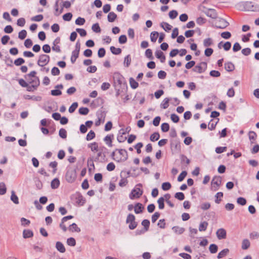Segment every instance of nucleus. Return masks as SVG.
Segmentation results:
<instances>
[{
	"mask_svg": "<svg viewBox=\"0 0 259 259\" xmlns=\"http://www.w3.org/2000/svg\"><path fill=\"white\" fill-rule=\"evenodd\" d=\"M171 188V184L169 182H164L162 184V188L164 191H167Z\"/></svg>",
	"mask_w": 259,
	"mask_h": 259,
	"instance_id": "nucleus-60",
	"label": "nucleus"
},
{
	"mask_svg": "<svg viewBox=\"0 0 259 259\" xmlns=\"http://www.w3.org/2000/svg\"><path fill=\"white\" fill-rule=\"evenodd\" d=\"M129 82L131 87L133 89H137L139 86V83L132 77L130 78Z\"/></svg>",
	"mask_w": 259,
	"mask_h": 259,
	"instance_id": "nucleus-27",
	"label": "nucleus"
},
{
	"mask_svg": "<svg viewBox=\"0 0 259 259\" xmlns=\"http://www.w3.org/2000/svg\"><path fill=\"white\" fill-rule=\"evenodd\" d=\"M225 68L227 71H232L235 69L234 65L232 62H227L225 64Z\"/></svg>",
	"mask_w": 259,
	"mask_h": 259,
	"instance_id": "nucleus-24",
	"label": "nucleus"
},
{
	"mask_svg": "<svg viewBox=\"0 0 259 259\" xmlns=\"http://www.w3.org/2000/svg\"><path fill=\"white\" fill-rule=\"evenodd\" d=\"M11 200L16 204H18L19 203L18 197L15 194L14 191H12L11 192Z\"/></svg>",
	"mask_w": 259,
	"mask_h": 259,
	"instance_id": "nucleus-32",
	"label": "nucleus"
},
{
	"mask_svg": "<svg viewBox=\"0 0 259 259\" xmlns=\"http://www.w3.org/2000/svg\"><path fill=\"white\" fill-rule=\"evenodd\" d=\"M33 234L32 231L30 230H24L23 232V237L24 238H28L31 237Z\"/></svg>",
	"mask_w": 259,
	"mask_h": 259,
	"instance_id": "nucleus-28",
	"label": "nucleus"
},
{
	"mask_svg": "<svg viewBox=\"0 0 259 259\" xmlns=\"http://www.w3.org/2000/svg\"><path fill=\"white\" fill-rule=\"evenodd\" d=\"M175 197L176 198L180 200H183L185 198V196L182 192H177L175 194Z\"/></svg>",
	"mask_w": 259,
	"mask_h": 259,
	"instance_id": "nucleus-57",
	"label": "nucleus"
},
{
	"mask_svg": "<svg viewBox=\"0 0 259 259\" xmlns=\"http://www.w3.org/2000/svg\"><path fill=\"white\" fill-rule=\"evenodd\" d=\"M220 22L221 23V25L217 26V27L219 28L224 29L229 24V23L227 21L223 19H221Z\"/></svg>",
	"mask_w": 259,
	"mask_h": 259,
	"instance_id": "nucleus-39",
	"label": "nucleus"
},
{
	"mask_svg": "<svg viewBox=\"0 0 259 259\" xmlns=\"http://www.w3.org/2000/svg\"><path fill=\"white\" fill-rule=\"evenodd\" d=\"M131 63V58L130 55H127L124 59V65L128 67Z\"/></svg>",
	"mask_w": 259,
	"mask_h": 259,
	"instance_id": "nucleus-45",
	"label": "nucleus"
},
{
	"mask_svg": "<svg viewBox=\"0 0 259 259\" xmlns=\"http://www.w3.org/2000/svg\"><path fill=\"white\" fill-rule=\"evenodd\" d=\"M111 52L114 55H119L121 53V49L116 48L114 46H111L110 48Z\"/></svg>",
	"mask_w": 259,
	"mask_h": 259,
	"instance_id": "nucleus-36",
	"label": "nucleus"
},
{
	"mask_svg": "<svg viewBox=\"0 0 259 259\" xmlns=\"http://www.w3.org/2000/svg\"><path fill=\"white\" fill-rule=\"evenodd\" d=\"M237 5L243 6L246 10H253L252 8L253 6L251 2H241L238 4Z\"/></svg>",
	"mask_w": 259,
	"mask_h": 259,
	"instance_id": "nucleus-14",
	"label": "nucleus"
},
{
	"mask_svg": "<svg viewBox=\"0 0 259 259\" xmlns=\"http://www.w3.org/2000/svg\"><path fill=\"white\" fill-rule=\"evenodd\" d=\"M72 17V14L71 13H67L63 16V20L67 21L71 20Z\"/></svg>",
	"mask_w": 259,
	"mask_h": 259,
	"instance_id": "nucleus-61",
	"label": "nucleus"
},
{
	"mask_svg": "<svg viewBox=\"0 0 259 259\" xmlns=\"http://www.w3.org/2000/svg\"><path fill=\"white\" fill-rule=\"evenodd\" d=\"M160 26L166 31H168L172 28V26L164 22L161 23Z\"/></svg>",
	"mask_w": 259,
	"mask_h": 259,
	"instance_id": "nucleus-26",
	"label": "nucleus"
},
{
	"mask_svg": "<svg viewBox=\"0 0 259 259\" xmlns=\"http://www.w3.org/2000/svg\"><path fill=\"white\" fill-rule=\"evenodd\" d=\"M221 36L222 37L225 39H229L231 36V34L229 31L223 32L221 34Z\"/></svg>",
	"mask_w": 259,
	"mask_h": 259,
	"instance_id": "nucleus-63",
	"label": "nucleus"
},
{
	"mask_svg": "<svg viewBox=\"0 0 259 259\" xmlns=\"http://www.w3.org/2000/svg\"><path fill=\"white\" fill-rule=\"evenodd\" d=\"M79 53L74 51H72V55L71 56V59H70V60H71V62L73 64L76 61V60L78 57Z\"/></svg>",
	"mask_w": 259,
	"mask_h": 259,
	"instance_id": "nucleus-34",
	"label": "nucleus"
},
{
	"mask_svg": "<svg viewBox=\"0 0 259 259\" xmlns=\"http://www.w3.org/2000/svg\"><path fill=\"white\" fill-rule=\"evenodd\" d=\"M218 246L215 244H211L210 245L209 247V250L210 253H215L218 251Z\"/></svg>",
	"mask_w": 259,
	"mask_h": 259,
	"instance_id": "nucleus-40",
	"label": "nucleus"
},
{
	"mask_svg": "<svg viewBox=\"0 0 259 259\" xmlns=\"http://www.w3.org/2000/svg\"><path fill=\"white\" fill-rule=\"evenodd\" d=\"M187 172L186 171H183L179 176L178 178V181L179 182H182L184 180L185 178L186 177Z\"/></svg>",
	"mask_w": 259,
	"mask_h": 259,
	"instance_id": "nucleus-53",
	"label": "nucleus"
},
{
	"mask_svg": "<svg viewBox=\"0 0 259 259\" xmlns=\"http://www.w3.org/2000/svg\"><path fill=\"white\" fill-rule=\"evenodd\" d=\"M208 226V223L204 221L203 222H201L199 226V231H205L207 227Z\"/></svg>",
	"mask_w": 259,
	"mask_h": 259,
	"instance_id": "nucleus-33",
	"label": "nucleus"
},
{
	"mask_svg": "<svg viewBox=\"0 0 259 259\" xmlns=\"http://www.w3.org/2000/svg\"><path fill=\"white\" fill-rule=\"evenodd\" d=\"M50 60L49 56L46 54L40 55L37 61V65L39 66L44 67L49 63Z\"/></svg>",
	"mask_w": 259,
	"mask_h": 259,
	"instance_id": "nucleus-4",
	"label": "nucleus"
},
{
	"mask_svg": "<svg viewBox=\"0 0 259 259\" xmlns=\"http://www.w3.org/2000/svg\"><path fill=\"white\" fill-rule=\"evenodd\" d=\"M60 185V181L59 179L55 178L51 182V187L52 189H56Z\"/></svg>",
	"mask_w": 259,
	"mask_h": 259,
	"instance_id": "nucleus-31",
	"label": "nucleus"
},
{
	"mask_svg": "<svg viewBox=\"0 0 259 259\" xmlns=\"http://www.w3.org/2000/svg\"><path fill=\"white\" fill-rule=\"evenodd\" d=\"M142 187V185L141 184L136 185L129 195L130 198L131 199H134L135 198H140L143 193V191L141 188Z\"/></svg>",
	"mask_w": 259,
	"mask_h": 259,
	"instance_id": "nucleus-2",
	"label": "nucleus"
},
{
	"mask_svg": "<svg viewBox=\"0 0 259 259\" xmlns=\"http://www.w3.org/2000/svg\"><path fill=\"white\" fill-rule=\"evenodd\" d=\"M76 179V175L74 171L72 170H68L66 174V180L69 183L73 182Z\"/></svg>",
	"mask_w": 259,
	"mask_h": 259,
	"instance_id": "nucleus-11",
	"label": "nucleus"
},
{
	"mask_svg": "<svg viewBox=\"0 0 259 259\" xmlns=\"http://www.w3.org/2000/svg\"><path fill=\"white\" fill-rule=\"evenodd\" d=\"M160 138V135L158 133H154L150 136V140L152 142L157 141Z\"/></svg>",
	"mask_w": 259,
	"mask_h": 259,
	"instance_id": "nucleus-42",
	"label": "nucleus"
},
{
	"mask_svg": "<svg viewBox=\"0 0 259 259\" xmlns=\"http://www.w3.org/2000/svg\"><path fill=\"white\" fill-rule=\"evenodd\" d=\"M145 56L147 58L152 59L153 58L152 56V51L151 49H147L145 51Z\"/></svg>",
	"mask_w": 259,
	"mask_h": 259,
	"instance_id": "nucleus-64",
	"label": "nucleus"
},
{
	"mask_svg": "<svg viewBox=\"0 0 259 259\" xmlns=\"http://www.w3.org/2000/svg\"><path fill=\"white\" fill-rule=\"evenodd\" d=\"M113 138V135H107L104 138V141L108 146L112 147V142Z\"/></svg>",
	"mask_w": 259,
	"mask_h": 259,
	"instance_id": "nucleus-18",
	"label": "nucleus"
},
{
	"mask_svg": "<svg viewBox=\"0 0 259 259\" xmlns=\"http://www.w3.org/2000/svg\"><path fill=\"white\" fill-rule=\"evenodd\" d=\"M56 247L61 253H64L66 250L64 245L61 242L58 241L56 242Z\"/></svg>",
	"mask_w": 259,
	"mask_h": 259,
	"instance_id": "nucleus-21",
	"label": "nucleus"
},
{
	"mask_svg": "<svg viewBox=\"0 0 259 259\" xmlns=\"http://www.w3.org/2000/svg\"><path fill=\"white\" fill-rule=\"evenodd\" d=\"M169 100L170 99L168 98H165L164 99L160 104V107L164 109L167 108L169 106Z\"/></svg>",
	"mask_w": 259,
	"mask_h": 259,
	"instance_id": "nucleus-25",
	"label": "nucleus"
},
{
	"mask_svg": "<svg viewBox=\"0 0 259 259\" xmlns=\"http://www.w3.org/2000/svg\"><path fill=\"white\" fill-rule=\"evenodd\" d=\"M200 207L201 209L206 210L210 207V204L209 202H204L200 205Z\"/></svg>",
	"mask_w": 259,
	"mask_h": 259,
	"instance_id": "nucleus-49",
	"label": "nucleus"
},
{
	"mask_svg": "<svg viewBox=\"0 0 259 259\" xmlns=\"http://www.w3.org/2000/svg\"><path fill=\"white\" fill-rule=\"evenodd\" d=\"M28 80V82L31 85H33V87H38L39 85V79L38 77H34L33 78H27Z\"/></svg>",
	"mask_w": 259,
	"mask_h": 259,
	"instance_id": "nucleus-15",
	"label": "nucleus"
},
{
	"mask_svg": "<svg viewBox=\"0 0 259 259\" xmlns=\"http://www.w3.org/2000/svg\"><path fill=\"white\" fill-rule=\"evenodd\" d=\"M92 29L94 32L96 33H99L101 30L98 23L93 24L92 25Z\"/></svg>",
	"mask_w": 259,
	"mask_h": 259,
	"instance_id": "nucleus-47",
	"label": "nucleus"
},
{
	"mask_svg": "<svg viewBox=\"0 0 259 259\" xmlns=\"http://www.w3.org/2000/svg\"><path fill=\"white\" fill-rule=\"evenodd\" d=\"M161 128L163 132H167L169 129V126L167 123H163L161 124Z\"/></svg>",
	"mask_w": 259,
	"mask_h": 259,
	"instance_id": "nucleus-56",
	"label": "nucleus"
},
{
	"mask_svg": "<svg viewBox=\"0 0 259 259\" xmlns=\"http://www.w3.org/2000/svg\"><path fill=\"white\" fill-rule=\"evenodd\" d=\"M207 17L212 19H216L218 17V14L216 11L213 9H207L204 7V10L202 11Z\"/></svg>",
	"mask_w": 259,
	"mask_h": 259,
	"instance_id": "nucleus-8",
	"label": "nucleus"
},
{
	"mask_svg": "<svg viewBox=\"0 0 259 259\" xmlns=\"http://www.w3.org/2000/svg\"><path fill=\"white\" fill-rule=\"evenodd\" d=\"M142 225L143 226L145 231H147L149 228L150 221L148 220H144L142 222Z\"/></svg>",
	"mask_w": 259,
	"mask_h": 259,
	"instance_id": "nucleus-43",
	"label": "nucleus"
},
{
	"mask_svg": "<svg viewBox=\"0 0 259 259\" xmlns=\"http://www.w3.org/2000/svg\"><path fill=\"white\" fill-rule=\"evenodd\" d=\"M221 183L222 179L221 177H214L211 182V189L213 191L218 190L221 185Z\"/></svg>",
	"mask_w": 259,
	"mask_h": 259,
	"instance_id": "nucleus-3",
	"label": "nucleus"
},
{
	"mask_svg": "<svg viewBox=\"0 0 259 259\" xmlns=\"http://www.w3.org/2000/svg\"><path fill=\"white\" fill-rule=\"evenodd\" d=\"M116 18V14L113 12H109L107 16L108 21L110 22H114Z\"/></svg>",
	"mask_w": 259,
	"mask_h": 259,
	"instance_id": "nucleus-23",
	"label": "nucleus"
},
{
	"mask_svg": "<svg viewBox=\"0 0 259 259\" xmlns=\"http://www.w3.org/2000/svg\"><path fill=\"white\" fill-rule=\"evenodd\" d=\"M126 223L129 224L128 228L131 230H134L137 226V223L135 222V217L133 214H129L127 215Z\"/></svg>",
	"mask_w": 259,
	"mask_h": 259,
	"instance_id": "nucleus-6",
	"label": "nucleus"
},
{
	"mask_svg": "<svg viewBox=\"0 0 259 259\" xmlns=\"http://www.w3.org/2000/svg\"><path fill=\"white\" fill-rule=\"evenodd\" d=\"M75 200L74 203L77 206H82L85 202L84 197L80 194L77 193L74 196Z\"/></svg>",
	"mask_w": 259,
	"mask_h": 259,
	"instance_id": "nucleus-10",
	"label": "nucleus"
},
{
	"mask_svg": "<svg viewBox=\"0 0 259 259\" xmlns=\"http://www.w3.org/2000/svg\"><path fill=\"white\" fill-rule=\"evenodd\" d=\"M213 44V40L211 38H207L203 40V45L205 47H208L211 46Z\"/></svg>",
	"mask_w": 259,
	"mask_h": 259,
	"instance_id": "nucleus-30",
	"label": "nucleus"
},
{
	"mask_svg": "<svg viewBox=\"0 0 259 259\" xmlns=\"http://www.w3.org/2000/svg\"><path fill=\"white\" fill-rule=\"evenodd\" d=\"M59 135L63 139H66L67 137V132L64 128H61L59 130Z\"/></svg>",
	"mask_w": 259,
	"mask_h": 259,
	"instance_id": "nucleus-50",
	"label": "nucleus"
},
{
	"mask_svg": "<svg viewBox=\"0 0 259 259\" xmlns=\"http://www.w3.org/2000/svg\"><path fill=\"white\" fill-rule=\"evenodd\" d=\"M172 230L176 234L178 235H181L183 234L185 231V229L184 228L180 227L179 226L173 227L172 228Z\"/></svg>",
	"mask_w": 259,
	"mask_h": 259,
	"instance_id": "nucleus-17",
	"label": "nucleus"
},
{
	"mask_svg": "<svg viewBox=\"0 0 259 259\" xmlns=\"http://www.w3.org/2000/svg\"><path fill=\"white\" fill-rule=\"evenodd\" d=\"M249 237L251 239H258L259 238V233L256 231H253L249 234Z\"/></svg>",
	"mask_w": 259,
	"mask_h": 259,
	"instance_id": "nucleus-54",
	"label": "nucleus"
},
{
	"mask_svg": "<svg viewBox=\"0 0 259 259\" xmlns=\"http://www.w3.org/2000/svg\"><path fill=\"white\" fill-rule=\"evenodd\" d=\"M25 62L24 60L22 58H19L14 61V64L16 66H20Z\"/></svg>",
	"mask_w": 259,
	"mask_h": 259,
	"instance_id": "nucleus-62",
	"label": "nucleus"
},
{
	"mask_svg": "<svg viewBox=\"0 0 259 259\" xmlns=\"http://www.w3.org/2000/svg\"><path fill=\"white\" fill-rule=\"evenodd\" d=\"M229 252V249H228V248L224 249L223 250H222L221 251H220L219 253V254L217 256L218 258H221L225 256L226 255H227L228 254Z\"/></svg>",
	"mask_w": 259,
	"mask_h": 259,
	"instance_id": "nucleus-29",
	"label": "nucleus"
},
{
	"mask_svg": "<svg viewBox=\"0 0 259 259\" xmlns=\"http://www.w3.org/2000/svg\"><path fill=\"white\" fill-rule=\"evenodd\" d=\"M7 188L4 182L0 183V195H4L6 193Z\"/></svg>",
	"mask_w": 259,
	"mask_h": 259,
	"instance_id": "nucleus-41",
	"label": "nucleus"
},
{
	"mask_svg": "<svg viewBox=\"0 0 259 259\" xmlns=\"http://www.w3.org/2000/svg\"><path fill=\"white\" fill-rule=\"evenodd\" d=\"M97 120L95 122L96 126H99L101 123L105 121L106 117V113L104 111H100L97 113Z\"/></svg>",
	"mask_w": 259,
	"mask_h": 259,
	"instance_id": "nucleus-9",
	"label": "nucleus"
},
{
	"mask_svg": "<svg viewBox=\"0 0 259 259\" xmlns=\"http://www.w3.org/2000/svg\"><path fill=\"white\" fill-rule=\"evenodd\" d=\"M250 245V243L248 239H244L242 241L241 248L243 250L247 249Z\"/></svg>",
	"mask_w": 259,
	"mask_h": 259,
	"instance_id": "nucleus-19",
	"label": "nucleus"
},
{
	"mask_svg": "<svg viewBox=\"0 0 259 259\" xmlns=\"http://www.w3.org/2000/svg\"><path fill=\"white\" fill-rule=\"evenodd\" d=\"M78 112L81 115H87L89 112V109L87 107H81L79 109Z\"/></svg>",
	"mask_w": 259,
	"mask_h": 259,
	"instance_id": "nucleus-44",
	"label": "nucleus"
},
{
	"mask_svg": "<svg viewBox=\"0 0 259 259\" xmlns=\"http://www.w3.org/2000/svg\"><path fill=\"white\" fill-rule=\"evenodd\" d=\"M114 86H120L124 81V77L119 72H114L113 75Z\"/></svg>",
	"mask_w": 259,
	"mask_h": 259,
	"instance_id": "nucleus-5",
	"label": "nucleus"
},
{
	"mask_svg": "<svg viewBox=\"0 0 259 259\" xmlns=\"http://www.w3.org/2000/svg\"><path fill=\"white\" fill-rule=\"evenodd\" d=\"M164 198L163 197H160L158 200L157 203L158 204V207L160 209H163L164 207Z\"/></svg>",
	"mask_w": 259,
	"mask_h": 259,
	"instance_id": "nucleus-35",
	"label": "nucleus"
},
{
	"mask_svg": "<svg viewBox=\"0 0 259 259\" xmlns=\"http://www.w3.org/2000/svg\"><path fill=\"white\" fill-rule=\"evenodd\" d=\"M27 35V31L25 30H22L18 33V37L20 39H24Z\"/></svg>",
	"mask_w": 259,
	"mask_h": 259,
	"instance_id": "nucleus-51",
	"label": "nucleus"
},
{
	"mask_svg": "<svg viewBox=\"0 0 259 259\" xmlns=\"http://www.w3.org/2000/svg\"><path fill=\"white\" fill-rule=\"evenodd\" d=\"M95 137V134L93 131H90L87 135L86 139L87 141H90Z\"/></svg>",
	"mask_w": 259,
	"mask_h": 259,
	"instance_id": "nucleus-48",
	"label": "nucleus"
},
{
	"mask_svg": "<svg viewBox=\"0 0 259 259\" xmlns=\"http://www.w3.org/2000/svg\"><path fill=\"white\" fill-rule=\"evenodd\" d=\"M68 230L72 232H79L80 231V228L78 227L75 223H73L70 225L68 228Z\"/></svg>",
	"mask_w": 259,
	"mask_h": 259,
	"instance_id": "nucleus-20",
	"label": "nucleus"
},
{
	"mask_svg": "<svg viewBox=\"0 0 259 259\" xmlns=\"http://www.w3.org/2000/svg\"><path fill=\"white\" fill-rule=\"evenodd\" d=\"M85 22V19L83 18L78 17L75 20V24L77 25H83Z\"/></svg>",
	"mask_w": 259,
	"mask_h": 259,
	"instance_id": "nucleus-46",
	"label": "nucleus"
},
{
	"mask_svg": "<svg viewBox=\"0 0 259 259\" xmlns=\"http://www.w3.org/2000/svg\"><path fill=\"white\" fill-rule=\"evenodd\" d=\"M237 202L241 205H244L246 203V200L244 198L240 197L237 198Z\"/></svg>",
	"mask_w": 259,
	"mask_h": 259,
	"instance_id": "nucleus-58",
	"label": "nucleus"
},
{
	"mask_svg": "<svg viewBox=\"0 0 259 259\" xmlns=\"http://www.w3.org/2000/svg\"><path fill=\"white\" fill-rule=\"evenodd\" d=\"M77 106H78V104L77 102L73 103L69 107V110H68L69 112L70 113H73L76 110Z\"/></svg>",
	"mask_w": 259,
	"mask_h": 259,
	"instance_id": "nucleus-59",
	"label": "nucleus"
},
{
	"mask_svg": "<svg viewBox=\"0 0 259 259\" xmlns=\"http://www.w3.org/2000/svg\"><path fill=\"white\" fill-rule=\"evenodd\" d=\"M178 15V13L176 10H172L169 12V17L171 19H175Z\"/></svg>",
	"mask_w": 259,
	"mask_h": 259,
	"instance_id": "nucleus-55",
	"label": "nucleus"
},
{
	"mask_svg": "<svg viewBox=\"0 0 259 259\" xmlns=\"http://www.w3.org/2000/svg\"><path fill=\"white\" fill-rule=\"evenodd\" d=\"M207 68V63L204 62H202L196 65L194 68L193 69V70L194 72L201 73L206 70Z\"/></svg>",
	"mask_w": 259,
	"mask_h": 259,
	"instance_id": "nucleus-7",
	"label": "nucleus"
},
{
	"mask_svg": "<svg viewBox=\"0 0 259 259\" xmlns=\"http://www.w3.org/2000/svg\"><path fill=\"white\" fill-rule=\"evenodd\" d=\"M223 193L222 192H218L215 195V202L217 204H219L221 201V198L223 197Z\"/></svg>",
	"mask_w": 259,
	"mask_h": 259,
	"instance_id": "nucleus-38",
	"label": "nucleus"
},
{
	"mask_svg": "<svg viewBox=\"0 0 259 259\" xmlns=\"http://www.w3.org/2000/svg\"><path fill=\"white\" fill-rule=\"evenodd\" d=\"M217 238L219 240L225 239L227 236L226 230L223 228L218 229L216 232Z\"/></svg>",
	"mask_w": 259,
	"mask_h": 259,
	"instance_id": "nucleus-12",
	"label": "nucleus"
},
{
	"mask_svg": "<svg viewBox=\"0 0 259 259\" xmlns=\"http://www.w3.org/2000/svg\"><path fill=\"white\" fill-rule=\"evenodd\" d=\"M67 243L71 246H74L76 244V241L74 238L70 237L67 240Z\"/></svg>",
	"mask_w": 259,
	"mask_h": 259,
	"instance_id": "nucleus-52",
	"label": "nucleus"
},
{
	"mask_svg": "<svg viewBox=\"0 0 259 259\" xmlns=\"http://www.w3.org/2000/svg\"><path fill=\"white\" fill-rule=\"evenodd\" d=\"M159 33L156 31H153L150 34V39L151 41L155 42L158 38Z\"/></svg>",
	"mask_w": 259,
	"mask_h": 259,
	"instance_id": "nucleus-37",
	"label": "nucleus"
},
{
	"mask_svg": "<svg viewBox=\"0 0 259 259\" xmlns=\"http://www.w3.org/2000/svg\"><path fill=\"white\" fill-rule=\"evenodd\" d=\"M56 90L51 91V93L52 96H57L62 94V92L59 89H63V85L62 84H58L55 86Z\"/></svg>",
	"mask_w": 259,
	"mask_h": 259,
	"instance_id": "nucleus-13",
	"label": "nucleus"
},
{
	"mask_svg": "<svg viewBox=\"0 0 259 259\" xmlns=\"http://www.w3.org/2000/svg\"><path fill=\"white\" fill-rule=\"evenodd\" d=\"M111 156L116 162H124L127 159L128 154L127 152L125 149H116L112 152Z\"/></svg>",
	"mask_w": 259,
	"mask_h": 259,
	"instance_id": "nucleus-1",
	"label": "nucleus"
},
{
	"mask_svg": "<svg viewBox=\"0 0 259 259\" xmlns=\"http://www.w3.org/2000/svg\"><path fill=\"white\" fill-rule=\"evenodd\" d=\"M155 56L157 58L160 59L161 62H164L165 60V57L163 55V53L162 51L160 50H157L155 52Z\"/></svg>",
	"mask_w": 259,
	"mask_h": 259,
	"instance_id": "nucleus-16",
	"label": "nucleus"
},
{
	"mask_svg": "<svg viewBox=\"0 0 259 259\" xmlns=\"http://www.w3.org/2000/svg\"><path fill=\"white\" fill-rule=\"evenodd\" d=\"M144 207L140 203H137L135 206V212L137 214L140 213L142 212Z\"/></svg>",
	"mask_w": 259,
	"mask_h": 259,
	"instance_id": "nucleus-22",
	"label": "nucleus"
}]
</instances>
